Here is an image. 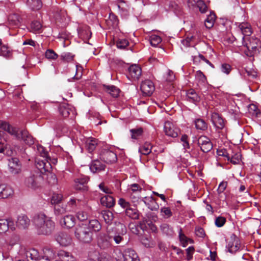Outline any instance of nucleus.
<instances>
[{"mask_svg":"<svg viewBox=\"0 0 261 261\" xmlns=\"http://www.w3.org/2000/svg\"><path fill=\"white\" fill-rule=\"evenodd\" d=\"M29 7L33 10H38L41 8L42 3L41 0H28Z\"/></svg>","mask_w":261,"mask_h":261,"instance_id":"38","label":"nucleus"},{"mask_svg":"<svg viewBox=\"0 0 261 261\" xmlns=\"http://www.w3.org/2000/svg\"><path fill=\"white\" fill-rule=\"evenodd\" d=\"M79 35L81 37L88 39L91 37V33L89 32V29L87 27H85L84 29L79 31Z\"/></svg>","mask_w":261,"mask_h":261,"instance_id":"59","label":"nucleus"},{"mask_svg":"<svg viewBox=\"0 0 261 261\" xmlns=\"http://www.w3.org/2000/svg\"><path fill=\"white\" fill-rule=\"evenodd\" d=\"M132 138L134 139H137L142 136L143 134V129L141 127L134 128L130 130Z\"/></svg>","mask_w":261,"mask_h":261,"instance_id":"52","label":"nucleus"},{"mask_svg":"<svg viewBox=\"0 0 261 261\" xmlns=\"http://www.w3.org/2000/svg\"><path fill=\"white\" fill-rule=\"evenodd\" d=\"M89 178L88 176H82L80 178H76L74 180V188L76 190L82 191H87L88 190V187L87 185Z\"/></svg>","mask_w":261,"mask_h":261,"instance_id":"15","label":"nucleus"},{"mask_svg":"<svg viewBox=\"0 0 261 261\" xmlns=\"http://www.w3.org/2000/svg\"><path fill=\"white\" fill-rule=\"evenodd\" d=\"M11 222H9L6 219L0 220V233H5L8 229L10 226Z\"/></svg>","mask_w":261,"mask_h":261,"instance_id":"47","label":"nucleus"},{"mask_svg":"<svg viewBox=\"0 0 261 261\" xmlns=\"http://www.w3.org/2000/svg\"><path fill=\"white\" fill-rule=\"evenodd\" d=\"M243 44L246 48L244 51L248 57H252L257 53L261 47V41L256 37H243Z\"/></svg>","mask_w":261,"mask_h":261,"instance_id":"4","label":"nucleus"},{"mask_svg":"<svg viewBox=\"0 0 261 261\" xmlns=\"http://www.w3.org/2000/svg\"><path fill=\"white\" fill-rule=\"evenodd\" d=\"M8 166L9 172L12 174H18L21 171V164L16 158H11L9 159Z\"/></svg>","mask_w":261,"mask_h":261,"instance_id":"16","label":"nucleus"},{"mask_svg":"<svg viewBox=\"0 0 261 261\" xmlns=\"http://www.w3.org/2000/svg\"><path fill=\"white\" fill-rule=\"evenodd\" d=\"M161 229L163 233L168 236H172L173 234L172 227L167 223H163L160 226Z\"/></svg>","mask_w":261,"mask_h":261,"instance_id":"43","label":"nucleus"},{"mask_svg":"<svg viewBox=\"0 0 261 261\" xmlns=\"http://www.w3.org/2000/svg\"><path fill=\"white\" fill-rule=\"evenodd\" d=\"M87 227L92 232H98L101 229V225L99 221L96 219L89 221V223L87 224Z\"/></svg>","mask_w":261,"mask_h":261,"instance_id":"34","label":"nucleus"},{"mask_svg":"<svg viewBox=\"0 0 261 261\" xmlns=\"http://www.w3.org/2000/svg\"><path fill=\"white\" fill-rule=\"evenodd\" d=\"M42 176L37 173H31L24 179L25 185L31 189H36L40 186Z\"/></svg>","mask_w":261,"mask_h":261,"instance_id":"6","label":"nucleus"},{"mask_svg":"<svg viewBox=\"0 0 261 261\" xmlns=\"http://www.w3.org/2000/svg\"><path fill=\"white\" fill-rule=\"evenodd\" d=\"M152 146L149 143L146 142L139 148V152L144 155H148L151 151Z\"/></svg>","mask_w":261,"mask_h":261,"instance_id":"45","label":"nucleus"},{"mask_svg":"<svg viewBox=\"0 0 261 261\" xmlns=\"http://www.w3.org/2000/svg\"><path fill=\"white\" fill-rule=\"evenodd\" d=\"M56 240L62 246H69L72 242L71 236L64 232L58 233L56 237Z\"/></svg>","mask_w":261,"mask_h":261,"instance_id":"11","label":"nucleus"},{"mask_svg":"<svg viewBox=\"0 0 261 261\" xmlns=\"http://www.w3.org/2000/svg\"><path fill=\"white\" fill-rule=\"evenodd\" d=\"M124 261H140L135 251L130 248L125 249L123 253Z\"/></svg>","mask_w":261,"mask_h":261,"instance_id":"20","label":"nucleus"},{"mask_svg":"<svg viewBox=\"0 0 261 261\" xmlns=\"http://www.w3.org/2000/svg\"><path fill=\"white\" fill-rule=\"evenodd\" d=\"M195 76L198 84H204L206 81V76L200 70H198L196 72Z\"/></svg>","mask_w":261,"mask_h":261,"instance_id":"46","label":"nucleus"},{"mask_svg":"<svg viewBox=\"0 0 261 261\" xmlns=\"http://www.w3.org/2000/svg\"><path fill=\"white\" fill-rule=\"evenodd\" d=\"M75 218L71 215H66L60 221L62 225H64L67 228L73 227L75 224Z\"/></svg>","mask_w":261,"mask_h":261,"instance_id":"22","label":"nucleus"},{"mask_svg":"<svg viewBox=\"0 0 261 261\" xmlns=\"http://www.w3.org/2000/svg\"><path fill=\"white\" fill-rule=\"evenodd\" d=\"M114 235L111 237L115 243L119 244L124 240V236L126 234L127 229L125 225L119 222L116 223V226L113 229Z\"/></svg>","mask_w":261,"mask_h":261,"instance_id":"5","label":"nucleus"},{"mask_svg":"<svg viewBox=\"0 0 261 261\" xmlns=\"http://www.w3.org/2000/svg\"><path fill=\"white\" fill-rule=\"evenodd\" d=\"M13 194V190L9 186L0 185V198H7Z\"/></svg>","mask_w":261,"mask_h":261,"instance_id":"26","label":"nucleus"},{"mask_svg":"<svg viewBox=\"0 0 261 261\" xmlns=\"http://www.w3.org/2000/svg\"><path fill=\"white\" fill-rule=\"evenodd\" d=\"M179 238L180 241L183 244V246L186 247L188 244V241L190 240V239L188 238L183 233L181 228H180L179 230Z\"/></svg>","mask_w":261,"mask_h":261,"instance_id":"61","label":"nucleus"},{"mask_svg":"<svg viewBox=\"0 0 261 261\" xmlns=\"http://www.w3.org/2000/svg\"><path fill=\"white\" fill-rule=\"evenodd\" d=\"M0 128L8 132L11 135L14 136L18 139H22L25 143L31 145L34 143L33 137L26 130H22L19 132L16 127H13L9 123L3 121H0Z\"/></svg>","mask_w":261,"mask_h":261,"instance_id":"2","label":"nucleus"},{"mask_svg":"<svg viewBox=\"0 0 261 261\" xmlns=\"http://www.w3.org/2000/svg\"><path fill=\"white\" fill-rule=\"evenodd\" d=\"M98 256L99 253L96 250L89 251L88 254V257L85 261H98Z\"/></svg>","mask_w":261,"mask_h":261,"instance_id":"48","label":"nucleus"},{"mask_svg":"<svg viewBox=\"0 0 261 261\" xmlns=\"http://www.w3.org/2000/svg\"><path fill=\"white\" fill-rule=\"evenodd\" d=\"M21 21V18L17 14H11L8 17L9 24L12 27H19Z\"/></svg>","mask_w":261,"mask_h":261,"instance_id":"27","label":"nucleus"},{"mask_svg":"<svg viewBox=\"0 0 261 261\" xmlns=\"http://www.w3.org/2000/svg\"><path fill=\"white\" fill-rule=\"evenodd\" d=\"M60 57L63 61L69 62L73 60L74 56L70 53H66L61 54Z\"/></svg>","mask_w":261,"mask_h":261,"instance_id":"63","label":"nucleus"},{"mask_svg":"<svg viewBox=\"0 0 261 261\" xmlns=\"http://www.w3.org/2000/svg\"><path fill=\"white\" fill-rule=\"evenodd\" d=\"M241 245L239 239L234 234H232L226 247L229 252L234 253L239 250Z\"/></svg>","mask_w":261,"mask_h":261,"instance_id":"12","label":"nucleus"},{"mask_svg":"<svg viewBox=\"0 0 261 261\" xmlns=\"http://www.w3.org/2000/svg\"><path fill=\"white\" fill-rule=\"evenodd\" d=\"M69 211H70V209L68 208V205L64 207L63 206H61L59 204L55 205L54 212L56 216L63 214Z\"/></svg>","mask_w":261,"mask_h":261,"instance_id":"44","label":"nucleus"},{"mask_svg":"<svg viewBox=\"0 0 261 261\" xmlns=\"http://www.w3.org/2000/svg\"><path fill=\"white\" fill-rule=\"evenodd\" d=\"M0 56L9 59L12 57V52L7 46L2 45L0 47Z\"/></svg>","mask_w":261,"mask_h":261,"instance_id":"37","label":"nucleus"},{"mask_svg":"<svg viewBox=\"0 0 261 261\" xmlns=\"http://www.w3.org/2000/svg\"><path fill=\"white\" fill-rule=\"evenodd\" d=\"M16 226L20 229H25L30 226V220L24 214H21L17 217Z\"/></svg>","mask_w":261,"mask_h":261,"instance_id":"19","label":"nucleus"},{"mask_svg":"<svg viewBox=\"0 0 261 261\" xmlns=\"http://www.w3.org/2000/svg\"><path fill=\"white\" fill-rule=\"evenodd\" d=\"M98 140L94 138H88L86 139L85 146L88 152H93L98 145Z\"/></svg>","mask_w":261,"mask_h":261,"instance_id":"21","label":"nucleus"},{"mask_svg":"<svg viewBox=\"0 0 261 261\" xmlns=\"http://www.w3.org/2000/svg\"><path fill=\"white\" fill-rule=\"evenodd\" d=\"M45 57L49 60H56L58 57V55L56 54L53 49H47L45 53Z\"/></svg>","mask_w":261,"mask_h":261,"instance_id":"55","label":"nucleus"},{"mask_svg":"<svg viewBox=\"0 0 261 261\" xmlns=\"http://www.w3.org/2000/svg\"><path fill=\"white\" fill-rule=\"evenodd\" d=\"M107 224H111L113 220L114 216L112 212L109 210L102 211L100 214Z\"/></svg>","mask_w":261,"mask_h":261,"instance_id":"35","label":"nucleus"},{"mask_svg":"<svg viewBox=\"0 0 261 261\" xmlns=\"http://www.w3.org/2000/svg\"><path fill=\"white\" fill-rule=\"evenodd\" d=\"M128 44V41L126 39H119L116 41V46L119 49H124Z\"/></svg>","mask_w":261,"mask_h":261,"instance_id":"56","label":"nucleus"},{"mask_svg":"<svg viewBox=\"0 0 261 261\" xmlns=\"http://www.w3.org/2000/svg\"><path fill=\"white\" fill-rule=\"evenodd\" d=\"M194 124L197 129L205 130L207 128V124L206 122L202 119H196L194 120Z\"/></svg>","mask_w":261,"mask_h":261,"instance_id":"39","label":"nucleus"},{"mask_svg":"<svg viewBox=\"0 0 261 261\" xmlns=\"http://www.w3.org/2000/svg\"><path fill=\"white\" fill-rule=\"evenodd\" d=\"M128 71L129 75L133 80H138L142 73L141 68L136 65L130 66L128 68Z\"/></svg>","mask_w":261,"mask_h":261,"instance_id":"25","label":"nucleus"},{"mask_svg":"<svg viewBox=\"0 0 261 261\" xmlns=\"http://www.w3.org/2000/svg\"><path fill=\"white\" fill-rule=\"evenodd\" d=\"M111 237L105 232H99L97 235V242L98 246L102 250H109L111 249L112 245L111 242Z\"/></svg>","mask_w":261,"mask_h":261,"instance_id":"7","label":"nucleus"},{"mask_svg":"<svg viewBox=\"0 0 261 261\" xmlns=\"http://www.w3.org/2000/svg\"><path fill=\"white\" fill-rule=\"evenodd\" d=\"M160 211L161 216L165 219L170 218L172 216V212L169 207H163Z\"/></svg>","mask_w":261,"mask_h":261,"instance_id":"49","label":"nucleus"},{"mask_svg":"<svg viewBox=\"0 0 261 261\" xmlns=\"http://www.w3.org/2000/svg\"><path fill=\"white\" fill-rule=\"evenodd\" d=\"M142 201L147 206L148 208L151 211H156L159 208V205L156 202V200L152 196L145 197Z\"/></svg>","mask_w":261,"mask_h":261,"instance_id":"23","label":"nucleus"},{"mask_svg":"<svg viewBox=\"0 0 261 261\" xmlns=\"http://www.w3.org/2000/svg\"><path fill=\"white\" fill-rule=\"evenodd\" d=\"M198 145L203 152H208L213 148L210 139L205 136H201L198 139Z\"/></svg>","mask_w":261,"mask_h":261,"instance_id":"9","label":"nucleus"},{"mask_svg":"<svg viewBox=\"0 0 261 261\" xmlns=\"http://www.w3.org/2000/svg\"><path fill=\"white\" fill-rule=\"evenodd\" d=\"M58 255L62 257L63 261H75V257L70 253L65 251H61L58 253Z\"/></svg>","mask_w":261,"mask_h":261,"instance_id":"42","label":"nucleus"},{"mask_svg":"<svg viewBox=\"0 0 261 261\" xmlns=\"http://www.w3.org/2000/svg\"><path fill=\"white\" fill-rule=\"evenodd\" d=\"M36 166L40 172L42 173L48 171L51 168L50 163L47 158L43 159H37L36 160Z\"/></svg>","mask_w":261,"mask_h":261,"instance_id":"17","label":"nucleus"},{"mask_svg":"<svg viewBox=\"0 0 261 261\" xmlns=\"http://www.w3.org/2000/svg\"><path fill=\"white\" fill-rule=\"evenodd\" d=\"M98 261H113L111 256L107 253H99L98 256Z\"/></svg>","mask_w":261,"mask_h":261,"instance_id":"64","label":"nucleus"},{"mask_svg":"<svg viewBox=\"0 0 261 261\" xmlns=\"http://www.w3.org/2000/svg\"><path fill=\"white\" fill-rule=\"evenodd\" d=\"M164 132L167 136L176 138L178 135L179 130L172 122L167 121L164 124Z\"/></svg>","mask_w":261,"mask_h":261,"instance_id":"13","label":"nucleus"},{"mask_svg":"<svg viewBox=\"0 0 261 261\" xmlns=\"http://www.w3.org/2000/svg\"><path fill=\"white\" fill-rule=\"evenodd\" d=\"M25 256L28 261H37L40 255L37 250L31 249L26 252Z\"/></svg>","mask_w":261,"mask_h":261,"instance_id":"31","label":"nucleus"},{"mask_svg":"<svg viewBox=\"0 0 261 261\" xmlns=\"http://www.w3.org/2000/svg\"><path fill=\"white\" fill-rule=\"evenodd\" d=\"M140 89L144 96H149L154 91L155 87L151 81L147 80L142 82Z\"/></svg>","mask_w":261,"mask_h":261,"instance_id":"10","label":"nucleus"},{"mask_svg":"<svg viewBox=\"0 0 261 261\" xmlns=\"http://www.w3.org/2000/svg\"><path fill=\"white\" fill-rule=\"evenodd\" d=\"M74 236L79 241L84 244L90 243L93 238L92 231L89 229L87 224L84 223L75 227Z\"/></svg>","mask_w":261,"mask_h":261,"instance_id":"3","label":"nucleus"},{"mask_svg":"<svg viewBox=\"0 0 261 261\" xmlns=\"http://www.w3.org/2000/svg\"><path fill=\"white\" fill-rule=\"evenodd\" d=\"M197 6L201 13H205L207 11V7L203 1H197Z\"/></svg>","mask_w":261,"mask_h":261,"instance_id":"62","label":"nucleus"},{"mask_svg":"<svg viewBox=\"0 0 261 261\" xmlns=\"http://www.w3.org/2000/svg\"><path fill=\"white\" fill-rule=\"evenodd\" d=\"M125 214L127 217L133 220H138L139 218V211L135 206L133 207L131 205L127 210H125Z\"/></svg>","mask_w":261,"mask_h":261,"instance_id":"30","label":"nucleus"},{"mask_svg":"<svg viewBox=\"0 0 261 261\" xmlns=\"http://www.w3.org/2000/svg\"><path fill=\"white\" fill-rule=\"evenodd\" d=\"M211 120L213 125L217 129L221 130L225 126V122L224 119L217 113L214 112L212 114Z\"/></svg>","mask_w":261,"mask_h":261,"instance_id":"18","label":"nucleus"},{"mask_svg":"<svg viewBox=\"0 0 261 261\" xmlns=\"http://www.w3.org/2000/svg\"><path fill=\"white\" fill-rule=\"evenodd\" d=\"M175 76L172 71L168 70L164 76V80L168 82H172L175 80Z\"/></svg>","mask_w":261,"mask_h":261,"instance_id":"60","label":"nucleus"},{"mask_svg":"<svg viewBox=\"0 0 261 261\" xmlns=\"http://www.w3.org/2000/svg\"><path fill=\"white\" fill-rule=\"evenodd\" d=\"M33 223L39 234L48 235L54 230L55 223L50 218L44 214H39L34 217Z\"/></svg>","mask_w":261,"mask_h":261,"instance_id":"1","label":"nucleus"},{"mask_svg":"<svg viewBox=\"0 0 261 261\" xmlns=\"http://www.w3.org/2000/svg\"><path fill=\"white\" fill-rule=\"evenodd\" d=\"M189 139V137L186 134L182 135L181 137L180 141L182 142V146L185 150L190 148Z\"/></svg>","mask_w":261,"mask_h":261,"instance_id":"58","label":"nucleus"},{"mask_svg":"<svg viewBox=\"0 0 261 261\" xmlns=\"http://www.w3.org/2000/svg\"><path fill=\"white\" fill-rule=\"evenodd\" d=\"M216 19V15L214 13L211 12L210 14L207 16L205 20V25L207 28H212L215 23Z\"/></svg>","mask_w":261,"mask_h":261,"instance_id":"41","label":"nucleus"},{"mask_svg":"<svg viewBox=\"0 0 261 261\" xmlns=\"http://www.w3.org/2000/svg\"><path fill=\"white\" fill-rule=\"evenodd\" d=\"M19 241V237L17 235H12L10 238V240L9 242V244L8 246V249H11L13 246L16 245Z\"/></svg>","mask_w":261,"mask_h":261,"instance_id":"57","label":"nucleus"},{"mask_svg":"<svg viewBox=\"0 0 261 261\" xmlns=\"http://www.w3.org/2000/svg\"><path fill=\"white\" fill-rule=\"evenodd\" d=\"M101 204L107 207H111L114 205L115 200L114 198L110 195H106L100 198Z\"/></svg>","mask_w":261,"mask_h":261,"instance_id":"33","label":"nucleus"},{"mask_svg":"<svg viewBox=\"0 0 261 261\" xmlns=\"http://www.w3.org/2000/svg\"><path fill=\"white\" fill-rule=\"evenodd\" d=\"M59 113L64 118L73 117L75 115L74 108L69 104L64 103L59 108Z\"/></svg>","mask_w":261,"mask_h":261,"instance_id":"14","label":"nucleus"},{"mask_svg":"<svg viewBox=\"0 0 261 261\" xmlns=\"http://www.w3.org/2000/svg\"><path fill=\"white\" fill-rule=\"evenodd\" d=\"M103 89L113 97H117L120 93V89L114 85H103Z\"/></svg>","mask_w":261,"mask_h":261,"instance_id":"29","label":"nucleus"},{"mask_svg":"<svg viewBox=\"0 0 261 261\" xmlns=\"http://www.w3.org/2000/svg\"><path fill=\"white\" fill-rule=\"evenodd\" d=\"M241 154L240 153H235L233 155H232L230 157L228 155H226L227 158V160L230 161V162L234 165L238 164L240 163L241 161Z\"/></svg>","mask_w":261,"mask_h":261,"instance_id":"51","label":"nucleus"},{"mask_svg":"<svg viewBox=\"0 0 261 261\" xmlns=\"http://www.w3.org/2000/svg\"><path fill=\"white\" fill-rule=\"evenodd\" d=\"M106 166L99 160H94L90 164V169L93 173H98L103 171Z\"/></svg>","mask_w":261,"mask_h":261,"instance_id":"28","label":"nucleus"},{"mask_svg":"<svg viewBox=\"0 0 261 261\" xmlns=\"http://www.w3.org/2000/svg\"><path fill=\"white\" fill-rule=\"evenodd\" d=\"M63 195L59 193H54L51 198V203L52 204H60L63 199Z\"/></svg>","mask_w":261,"mask_h":261,"instance_id":"50","label":"nucleus"},{"mask_svg":"<svg viewBox=\"0 0 261 261\" xmlns=\"http://www.w3.org/2000/svg\"><path fill=\"white\" fill-rule=\"evenodd\" d=\"M188 100L191 102L196 103L200 101V97L193 89H190L187 93Z\"/></svg>","mask_w":261,"mask_h":261,"instance_id":"36","label":"nucleus"},{"mask_svg":"<svg viewBox=\"0 0 261 261\" xmlns=\"http://www.w3.org/2000/svg\"><path fill=\"white\" fill-rule=\"evenodd\" d=\"M42 25L40 21H33L30 24V31L34 33H39L41 32Z\"/></svg>","mask_w":261,"mask_h":261,"instance_id":"40","label":"nucleus"},{"mask_svg":"<svg viewBox=\"0 0 261 261\" xmlns=\"http://www.w3.org/2000/svg\"><path fill=\"white\" fill-rule=\"evenodd\" d=\"M239 28L241 31L242 34L244 35L243 37H249L252 34V31L250 25L247 22H243L239 24Z\"/></svg>","mask_w":261,"mask_h":261,"instance_id":"32","label":"nucleus"},{"mask_svg":"<svg viewBox=\"0 0 261 261\" xmlns=\"http://www.w3.org/2000/svg\"><path fill=\"white\" fill-rule=\"evenodd\" d=\"M150 43L152 46H156L162 41L161 38L156 35H152L150 37Z\"/></svg>","mask_w":261,"mask_h":261,"instance_id":"54","label":"nucleus"},{"mask_svg":"<svg viewBox=\"0 0 261 261\" xmlns=\"http://www.w3.org/2000/svg\"><path fill=\"white\" fill-rule=\"evenodd\" d=\"M42 251L44 257L48 261H55V259L57 257V254L53 248L46 247L43 249Z\"/></svg>","mask_w":261,"mask_h":261,"instance_id":"24","label":"nucleus"},{"mask_svg":"<svg viewBox=\"0 0 261 261\" xmlns=\"http://www.w3.org/2000/svg\"><path fill=\"white\" fill-rule=\"evenodd\" d=\"M194 39L195 37L194 36H188L186 37V39L181 40V43L185 47H189L192 46L194 44Z\"/></svg>","mask_w":261,"mask_h":261,"instance_id":"53","label":"nucleus"},{"mask_svg":"<svg viewBox=\"0 0 261 261\" xmlns=\"http://www.w3.org/2000/svg\"><path fill=\"white\" fill-rule=\"evenodd\" d=\"M100 158L108 164L115 163L117 160L116 153L111 149L106 147L103 148L100 153Z\"/></svg>","mask_w":261,"mask_h":261,"instance_id":"8","label":"nucleus"}]
</instances>
